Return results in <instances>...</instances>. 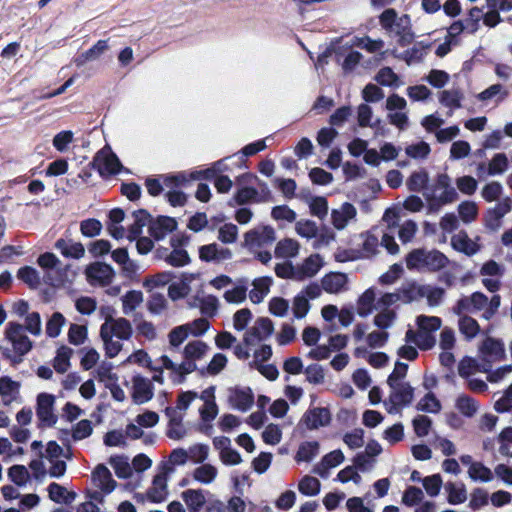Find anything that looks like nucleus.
I'll use <instances>...</instances> for the list:
<instances>
[{
    "mask_svg": "<svg viewBox=\"0 0 512 512\" xmlns=\"http://www.w3.org/2000/svg\"><path fill=\"white\" fill-rule=\"evenodd\" d=\"M188 512H200L206 505L205 492L202 489H187L181 493Z\"/></svg>",
    "mask_w": 512,
    "mask_h": 512,
    "instance_id": "nucleus-31",
    "label": "nucleus"
},
{
    "mask_svg": "<svg viewBox=\"0 0 512 512\" xmlns=\"http://www.w3.org/2000/svg\"><path fill=\"white\" fill-rule=\"evenodd\" d=\"M480 350L489 360H500L504 355L503 344L492 338L484 340Z\"/></svg>",
    "mask_w": 512,
    "mask_h": 512,
    "instance_id": "nucleus-53",
    "label": "nucleus"
},
{
    "mask_svg": "<svg viewBox=\"0 0 512 512\" xmlns=\"http://www.w3.org/2000/svg\"><path fill=\"white\" fill-rule=\"evenodd\" d=\"M100 328L122 340H129L133 334L131 322L124 317L113 318L112 316H107Z\"/></svg>",
    "mask_w": 512,
    "mask_h": 512,
    "instance_id": "nucleus-16",
    "label": "nucleus"
},
{
    "mask_svg": "<svg viewBox=\"0 0 512 512\" xmlns=\"http://www.w3.org/2000/svg\"><path fill=\"white\" fill-rule=\"evenodd\" d=\"M300 244L292 238L280 240L275 247L274 254L277 258L289 259L299 255Z\"/></svg>",
    "mask_w": 512,
    "mask_h": 512,
    "instance_id": "nucleus-38",
    "label": "nucleus"
},
{
    "mask_svg": "<svg viewBox=\"0 0 512 512\" xmlns=\"http://www.w3.org/2000/svg\"><path fill=\"white\" fill-rule=\"evenodd\" d=\"M55 397L52 394L41 393L37 397L36 414L38 419L46 426H53L57 421L54 414Z\"/></svg>",
    "mask_w": 512,
    "mask_h": 512,
    "instance_id": "nucleus-17",
    "label": "nucleus"
},
{
    "mask_svg": "<svg viewBox=\"0 0 512 512\" xmlns=\"http://www.w3.org/2000/svg\"><path fill=\"white\" fill-rule=\"evenodd\" d=\"M357 209L348 202L331 211V223L337 230L346 228L350 222L356 220Z\"/></svg>",
    "mask_w": 512,
    "mask_h": 512,
    "instance_id": "nucleus-20",
    "label": "nucleus"
},
{
    "mask_svg": "<svg viewBox=\"0 0 512 512\" xmlns=\"http://www.w3.org/2000/svg\"><path fill=\"white\" fill-rule=\"evenodd\" d=\"M509 95V91L501 84H493L477 95L480 101L495 100L497 103L505 100Z\"/></svg>",
    "mask_w": 512,
    "mask_h": 512,
    "instance_id": "nucleus-50",
    "label": "nucleus"
},
{
    "mask_svg": "<svg viewBox=\"0 0 512 512\" xmlns=\"http://www.w3.org/2000/svg\"><path fill=\"white\" fill-rule=\"evenodd\" d=\"M6 339L12 344L13 350L18 358L13 359L14 363L21 362V357L27 354L32 348V342L25 334L23 325L10 322L5 329Z\"/></svg>",
    "mask_w": 512,
    "mask_h": 512,
    "instance_id": "nucleus-6",
    "label": "nucleus"
},
{
    "mask_svg": "<svg viewBox=\"0 0 512 512\" xmlns=\"http://www.w3.org/2000/svg\"><path fill=\"white\" fill-rule=\"evenodd\" d=\"M416 324L419 330L431 334L441 328L442 320L437 316L419 315L416 318Z\"/></svg>",
    "mask_w": 512,
    "mask_h": 512,
    "instance_id": "nucleus-62",
    "label": "nucleus"
},
{
    "mask_svg": "<svg viewBox=\"0 0 512 512\" xmlns=\"http://www.w3.org/2000/svg\"><path fill=\"white\" fill-rule=\"evenodd\" d=\"M374 79L380 85L387 87H399L402 84L399 76L390 67L381 68Z\"/></svg>",
    "mask_w": 512,
    "mask_h": 512,
    "instance_id": "nucleus-55",
    "label": "nucleus"
},
{
    "mask_svg": "<svg viewBox=\"0 0 512 512\" xmlns=\"http://www.w3.org/2000/svg\"><path fill=\"white\" fill-rule=\"evenodd\" d=\"M388 385L390 393L388 398L384 401V405L389 414H395L400 412L402 408L411 404L414 397V389L408 382L391 383Z\"/></svg>",
    "mask_w": 512,
    "mask_h": 512,
    "instance_id": "nucleus-4",
    "label": "nucleus"
},
{
    "mask_svg": "<svg viewBox=\"0 0 512 512\" xmlns=\"http://www.w3.org/2000/svg\"><path fill=\"white\" fill-rule=\"evenodd\" d=\"M88 281L95 285L106 286L114 278V271L110 265L104 263H94L86 269Z\"/></svg>",
    "mask_w": 512,
    "mask_h": 512,
    "instance_id": "nucleus-18",
    "label": "nucleus"
},
{
    "mask_svg": "<svg viewBox=\"0 0 512 512\" xmlns=\"http://www.w3.org/2000/svg\"><path fill=\"white\" fill-rule=\"evenodd\" d=\"M91 479L93 485L104 492V494H110L117 485L110 470L103 464H99L95 467Z\"/></svg>",
    "mask_w": 512,
    "mask_h": 512,
    "instance_id": "nucleus-23",
    "label": "nucleus"
},
{
    "mask_svg": "<svg viewBox=\"0 0 512 512\" xmlns=\"http://www.w3.org/2000/svg\"><path fill=\"white\" fill-rule=\"evenodd\" d=\"M49 497L56 503L71 504L76 499V493L68 491L65 487L58 483H51L48 486Z\"/></svg>",
    "mask_w": 512,
    "mask_h": 512,
    "instance_id": "nucleus-42",
    "label": "nucleus"
},
{
    "mask_svg": "<svg viewBox=\"0 0 512 512\" xmlns=\"http://www.w3.org/2000/svg\"><path fill=\"white\" fill-rule=\"evenodd\" d=\"M188 241L187 237L172 238L171 245L174 248L166 257V262L173 267H183L190 263V257L186 250L180 248Z\"/></svg>",
    "mask_w": 512,
    "mask_h": 512,
    "instance_id": "nucleus-28",
    "label": "nucleus"
},
{
    "mask_svg": "<svg viewBox=\"0 0 512 512\" xmlns=\"http://www.w3.org/2000/svg\"><path fill=\"white\" fill-rule=\"evenodd\" d=\"M505 267L494 260H489L482 265L479 274L482 277V284L489 292H496L501 288V278L504 275Z\"/></svg>",
    "mask_w": 512,
    "mask_h": 512,
    "instance_id": "nucleus-10",
    "label": "nucleus"
},
{
    "mask_svg": "<svg viewBox=\"0 0 512 512\" xmlns=\"http://www.w3.org/2000/svg\"><path fill=\"white\" fill-rule=\"evenodd\" d=\"M512 200L510 197L501 198L494 207L487 210L485 222L488 229L497 231L502 225V218L511 211Z\"/></svg>",
    "mask_w": 512,
    "mask_h": 512,
    "instance_id": "nucleus-15",
    "label": "nucleus"
},
{
    "mask_svg": "<svg viewBox=\"0 0 512 512\" xmlns=\"http://www.w3.org/2000/svg\"><path fill=\"white\" fill-rule=\"evenodd\" d=\"M109 49L107 40H99L89 50L80 54L74 59V63L77 67H82L87 62L95 61L99 59Z\"/></svg>",
    "mask_w": 512,
    "mask_h": 512,
    "instance_id": "nucleus-36",
    "label": "nucleus"
},
{
    "mask_svg": "<svg viewBox=\"0 0 512 512\" xmlns=\"http://www.w3.org/2000/svg\"><path fill=\"white\" fill-rule=\"evenodd\" d=\"M451 244L454 249L467 255H473L479 250V246L465 232L454 235L451 238Z\"/></svg>",
    "mask_w": 512,
    "mask_h": 512,
    "instance_id": "nucleus-40",
    "label": "nucleus"
},
{
    "mask_svg": "<svg viewBox=\"0 0 512 512\" xmlns=\"http://www.w3.org/2000/svg\"><path fill=\"white\" fill-rule=\"evenodd\" d=\"M273 332V322L269 318H259L245 333L243 341L247 346H253L256 343L271 336Z\"/></svg>",
    "mask_w": 512,
    "mask_h": 512,
    "instance_id": "nucleus-14",
    "label": "nucleus"
},
{
    "mask_svg": "<svg viewBox=\"0 0 512 512\" xmlns=\"http://www.w3.org/2000/svg\"><path fill=\"white\" fill-rule=\"evenodd\" d=\"M227 401L233 409L245 412L252 407L254 394L249 387H230L227 389Z\"/></svg>",
    "mask_w": 512,
    "mask_h": 512,
    "instance_id": "nucleus-12",
    "label": "nucleus"
},
{
    "mask_svg": "<svg viewBox=\"0 0 512 512\" xmlns=\"http://www.w3.org/2000/svg\"><path fill=\"white\" fill-rule=\"evenodd\" d=\"M398 319L397 310H379L373 318V324L380 330L387 331L394 327Z\"/></svg>",
    "mask_w": 512,
    "mask_h": 512,
    "instance_id": "nucleus-45",
    "label": "nucleus"
},
{
    "mask_svg": "<svg viewBox=\"0 0 512 512\" xmlns=\"http://www.w3.org/2000/svg\"><path fill=\"white\" fill-rule=\"evenodd\" d=\"M458 329L468 341L474 339L480 332L478 322L471 316L458 317Z\"/></svg>",
    "mask_w": 512,
    "mask_h": 512,
    "instance_id": "nucleus-47",
    "label": "nucleus"
},
{
    "mask_svg": "<svg viewBox=\"0 0 512 512\" xmlns=\"http://www.w3.org/2000/svg\"><path fill=\"white\" fill-rule=\"evenodd\" d=\"M429 47L430 45H425L422 42L416 43L411 49L402 53L401 59H403L408 65L420 62L424 58Z\"/></svg>",
    "mask_w": 512,
    "mask_h": 512,
    "instance_id": "nucleus-58",
    "label": "nucleus"
},
{
    "mask_svg": "<svg viewBox=\"0 0 512 512\" xmlns=\"http://www.w3.org/2000/svg\"><path fill=\"white\" fill-rule=\"evenodd\" d=\"M335 56L336 61L341 65L345 74H349L354 71L363 58L362 54L358 51L349 50L345 53V49L343 47L335 50Z\"/></svg>",
    "mask_w": 512,
    "mask_h": 512,
    "instance_id": "nucleus-30",
    "label": "nucleus"
},
{
    "mask_svg": "<svg viewBox=\"0 0 512 512\" xmlns=\"http://www.w3.org/2000/svg\"><path fill=\"white\" fill-rule=\"evenodd\" d=\"M73 354V349L68 346L62 345L58 348L56 356L53 359V367L56 372L64 374L70 367V359Z\"/></svg>",
    "mask_w": 512,
    "mask_h": 512,
    "instance_id": "nucleus-48",
    "label": "nucleus"
},
{
    "mask_svg": "<svg viewBox=\"0 0 512 512\" xmlns=\"http://www.w3.org/2000/svg\"><path fill=\"white\" fill-rule=\"evenodd\" d=\"M245 243L250 247H260L275 241V230L271 226H260L245 233Z\"/></svg>",
    "mask_w": 512,
    "mask_h": 512,
    "instance_id": "nucleus-19",
    "label": "nucleus"
},
{
    "mask_svg": "<svg viewBox=\"0 0 512 512\" xmlns=\"http://www.w3.org/2000/svg\"><path fill=\"white\" fill-rule=\"evenodd\" d=\"M100 338L103 342L105 355L108 358L116 357L123 349L122 339L116 338L108 331L100 328Z\"/></svg>",
    "mask_w": 512,
    "mask_h": 512,
    "instance_id": "nucleus-39",
    "label": "nucleus"
},
{
    "mask_svg": "<svg viewBox=\"0 0 512 512\" xmlns=\"http://www.w3.org/2000/svg\"><path fill=\"white\" fill-rule=\"evenodd\" d=\"M271 277H259L253 280L252 289L249 291V298L254 304L261 303L270 292L272 285Z\"/></svg>",
    "mask_w": 512,
    "mask_h": 512,
    "instance_id": "nucleus-35",
    "label": "nucleus"
},
{
    "mask_svg": "<svg viewBox=\"0 0 512 512\" xmlns=\"http://www.w3.org/2000/svg\"><path fill=\"white\" fill-rule=\"evenodd\" d=\"M175 469L170 464H160L154 476L151 487L147 490V498L152 502H162L168 495L167 483Z\"/></svg>",
    "mask_w": 512,
    "mask_h": 512,
    "instance_id": "nucleus-7",
    "label": "nucleus"
},
{
    "mask_svg": "<svg viewBox=\"0 0 512 512\" xmlns=\"http://www.w3.org/2000/svg\"><path fill=\"white\" fill-rule=\"evenodd\" d=\"M66 324L64 315L60 312H54L46 323V334L51 338L60 335L63 326Z\"/></svg>",
    "mask_w": 512,
    "mask_h": 512,
    "instance_id": "nucleus-60",
    "label": "nucleus"
},
{
    "mask_svg": "<svg viewBox=\"0 0 512 512\" xmlns=\"http://www.w3.org/2000/svg\"><path fill=\"white\" fill-rule=\"evenodd\" d=\"M377 301V293L374 288H369L364 291L357 301V314L360 317H367L375 309Z\"/></svg>",
    "mask_w": 512,
    "mask_h": 512,
    "instance_id": "nucleus-37",
    "label": "nucleus"
},
{
    "mask_svg": "<svg viewBox=\"0 0 512 512\" xmlns=\"http://www.w3.org/2000/svg\"><path fill=\"white\" fill-rule=\"evenodd\" d=\"M143 293L139 290H130L121 297L124 315L133 313L143 302Z\"/></svg>",
    "mask_w": 512,
    "mask_h": 512,
    "instance_id": "nucleus-46",
    "label": "nucleus"
},
{
    "mask_svg": "<svg viewBox=\"0 0 512 512\" xmlns=\"http://www.w3.org/2000/svg\"><path fill=\"white\" fill-rule=\"evenodd\" d=\"M379 23L387 34L398 38L397 42L401 47L408 46L413 42L415 36L409 15L398 16L394 9L389 8L381 13Z\"/></svg>",
    "mask_w": 512,
    "mask_h": 512,
    "instance_id": "nucleus-1",
    "label": "nucleus"
},
{
    "mask_svg": "<svg viewBox=\"0 0 512 512\" xmlns=\"http://www.w3.org/2000/svg\"><path fill=\"white\" fill-rule=\"evenodd\" d=\"M19 383L11 380L9 377L0 378V396L4 404L11 403L19 393Z\"/></svg>",
    "mask_w": 512,
    "mask_h": 512,
    "instance_id": "nucleus-51",
    "label": "nucleus"
},
{
    "mask_svg": "<svg viewBox=\"0 0 512 512\" xmlns=\"http://www.w3.org/2000/svg\"><path fill=\"white\" fill-rule=\"evenodd\" d=\"M468 474L471 479L481 482H489L493 479V472L480 462L472 463L469 467Z\"/></svg>",
    "mask_w": 512,
    "mask_h": 512,
    "instance_id": "nucleus-61",
    "label": "nucleus"
},
{
    "mask_svg": "<svg viewBox=\"0 0 512 512\" xmlns=\"http://www.w3.org/2000/svg\"><path fill=\"white\" fill-rule=\"evenodd\" d=\"M209 346L201 340H193L188 342L183 349V363L188 368L187 373L190 374L197 369V361L207 356Z\"/></svg>",
    "mask_w": 512,
    "mask_h": 512,
    "instance_id": "nucleus-11",
    "label": "nucleus"
},
{
    "mask_svg": "<svg viewBox=\"0 0 512 512\" xmlns=\"http://www.w3.org/2000/svg\"><path fill=\"white\" fill-rule=\"evenodd\" d=\"M320 481L312 476L306 475L304 476L299 484V491L306 496H315L320 492Z\"/></svg>",
    "mask_w": 512,
    "mask_h": 512,
    "instance_id": "nucleus-63",
    "label": "nucleus"
},
{
    "mask_svg": "<svg viewBox=\"0 0 512 512\" xmlns=\"http://www.w3.org/2000/svg\"><path fill=\"white\" fill-rule=\"evenodd\" d=\"M331 421V414L327 408L314 407L305 412L302 422L310 429H318L327 426Z\"/></svg>",
    "mask_w": 512,
    "mask_h": 512,
    "instance_id": "nucleus-25",
    "label": "nucleus"
},
{
    "mask_svg": "<svg viewBox=\"0 0 512 512\" xmlns=\"http://www.w3.org/2000/svg\"><path fill=\"white\" fill-rule=\"evenodd\" d=\"M423 196L427 201L430 212H436L442 206L453 203L458 199V193L452 186L451 178L445 173L437 175L435 184L427 188L423 192Z\"/></svg>",
    "mask_w": 512,
    "mask_h": 512,
    "instance_id": "nucleus-3",
    "label": "nucleus"
},
{
    "mask_svg": "<svg viewBox=\"0 0 512 512\" xmlns=\"http://www.w3.org/2000/svg\"><path fill=\"white\" fill-rule=\"evenodd\" d=\"M131 398L137 405L149 402L154 396V386L152 380L136 375L131 380Z\"/></svg>",
    "mask_w": 512,
    "mask_h": 512,
    "instance_id": "nucleus-13",
    "label": "nucleus"
},
{
    "mask_svg": "<svg viewBox=\"0 0 512 512\" xmlns=\"http://www.w3.org/2000/svg\"><path fill=\"white\" fill-rule=\"evenodd\" d=\"M233 199L237 205L265 203L271 201L272 193L266 183H259V190L249 186L239 188Z\"/></svg>",
    "mask_w": 512,
    "mask_h": 512,
    "instance_id": "nucleus-8",
    "label": "nucleus"
},
{
    "mask_svg": "<svg viewBox=\"0 0 512 512\" xmlns=\"http://www.w3.org/2000/svg\"><path fill=\"white\" fill-rule=\"evenodd\" d=\"M55 247L66 257L79 259L84 256V246L79 242L59 239L55 243Z\"/></svg>",
    "mask_w": 512,
    "mask_h": 512,
    "instance_id": "nucleus-44",
    "label": "nucleus"
},
{
    "mask_svg": "<svg viewBox=\"0 0 512 512\" xmlns=\"http://www.w3.org/2000/svg\"><path fill=\"white\" fill-rule=\"evenodd\" d=\"M247 297V287L245 282L240 280L238 284L234 286L232 289L226 290L223 298L226 302L231 304H239L245 301Z\"/></svg>",
    "mask_w": 512,
    "mask_h": 512,
    "instance_id": "nucleus-59",
    "label": "nucleus"
},
{
    "mask_svg": "<svg viewBox=\"0 0 512 512\" xmlns=\"http://www.w3.org/2000/svg\"><path fill=\"white\" fill-rule=\"evenodd\" d=\"M509 165V160L506 154H495L487 165V175L494 176L503 174Z\"/></svg>",
    "mask_w": 512,
    "mask_h": 512,
    "instance_id": "nucleus-57",
    "label": "nucleus"
},
{
    "mask_svg": "<svg viewBox=\"0 0 512 512\" xmlns=\"http://www.w3.org/2000/svg\"><path fill=\"white\" fill-rule=\"evenodd\" d=\"M405 342L413 343L421 350H430L435 346L436 340L433 335L425 331L408 329L405 334Z\"/></svg>",
    "mask_w": 512,
    "mask_h": 512,
    "instance_id": "nucleus-33",
    "label": "nucleus"
},
{
    "mask_svg": "<svg viewBox=\"0 0 512 512\" xmlns=\"http://www.w3.org/2000/svg\"><path fill=\"white\" fill-rule=\"evenodd\" d=\"M200 398L204 400V405L199 409L201 419L204 422L214 420L218 414V406L214 400V396L208 391H204Z\"/></svg>",
    "mask_w": 512,
    "mask_h": 512,
    "instance_id": "nucleus-43",
    "label": "nucleus"
},
{
    "mask_svg": "<svg viewBox=\"0 0 512 512\" xmlns=\"http://www.w3.org/2000/svg\"><path fill=\"white\" fill-rule=\"evenodd\" d=\"M448 264L447 256L437 249L417 248L406 256V267L419 272H437Z\"/></svg>",
    "mask_w": 512,
    "mask_h": 512,
    "instance_id": "nucleus-2",
    "label": "nucleus"
},
{
    "mask_svg": "<svg viewBox=\"0 0 512 512\" xmlns=\"http://www.w3.org/2000/svg\"><path fill=\"white\" fill-rule=\"evenodd\" d=\"M386 110L388 111V121L391 125L400 130H404L409 125V118L406 112L407 101L398 94H391L386 99Z\"/></svg>",
    "mask_w": 512,
    "mask_h": 512,
    "instance_id": "nucleus-5",
    "label": "nucleus"
},
{
    "mask_svg": "<svg viewBox=\"0 0 512 512\" xmlns=\"http://www.w3.org/2000/svg\"><path fill=\"white\" fill-rule=\"evenodd\" d=\"M344 461V455L341 450H334L326 454L320 463L314 467V473L326 478L328 477L329 470L340 465Z\"/></svg>",
    "mask_w": 512,
    "mask_h": 512,
    "instance_id": "nucleus-34",
    "label": "nucleus"
},
{
    "mask_svg": "<svg viewBox=\"0 0 512 512\" xmlns=\"http://www.w3.org/2000/svg\"><path fill=\"white\" fill-rule=\"evenodd\" d=\"M411 298H426L430 306H438L444 295L445 290L431 285H412L410 288Z\"/></svg>",
    "mask_w": 512,
    "mask_h": 512,
    "instance_id": "nucleus-22",
    "label": "nucleus"
},
{
    "mask_svg": "<svg viewBox=\"0 0 512 512\" xmlns=\"http://www.w3.org/2000/svg\"><path fill=\"white\" fill-rule=\"evenodd\" d=\"M429 182V174L426 170L422 169L413 172L406 181L408 190L412 192L426 191Z\"/></svg>",
    "mask_w": 512,
    "mask_h": 512,
    "instance_id": "nucleus-49",
    "label": "nucleus"
},
{
    "mask_svg": "<svg viewBox=\"0 0 512 512\" xmlns=\"http://www.w3.org/2000/svg\"><path fill=\"white\" fill-rule=\"evenodd\" d=\"M323 260L319 254H312L296 265V281L314 277L322 268Z\"/></svg>",
    "mask_w": 512,
    "mask_h": 512,
    "instance_id": "nucleus-24",
    "label": "nucleus"
},
{
    "mask_svg": "<svg viewBox=\"0 0 512 512\" xmlns=\"http://www.w3.org/2000/svg\"><path fill=\"white\" fill-rule=\"evenodd\" d=\"M188 181V178L184 173H179L173 176H165L163 183L161 184L158 179H148L146 181V187L150 195H159L164 188L172 189L177 188Z\"/></svg>",
    "mask_w": 512,
    "mask_h": 512,
    "instance_id": "nucleus-21",
    "label": "nucleus"
},
{
    "mask_svg": "<svg viewBox=\"0 0 512 512\" xmlns=\"http://www.w3.org/2000/svg\"><path fill=\"white\" fill-rule=\"evenodd\" d=\"M348 282L347 275L340 272L326 274L321 280V286L324 291L331 294L340 293L346 289Z\"/></svg>",
    "mask_w": 512,
    "mask_h": 512,
    "instance_id": "nucleus-32",
    "label": "nucleus"
},
{
    "mask_svg": "<svg viewBox=\"0 0 512 512\" xmlns=\"http://www.w3.org/2000/svg\"><path fill=\"white\" fill-rule=\"evenodd\" d=\"M217 475V468L211 464H203L195 468L192 473L193 479L204 485L211 484Z\"/></svg>",
    "mask_w": 512,
    "mask_h": 512,
    "instance_id": "nucleus-52",
    "label": "nucleus"
},
{
    "mask_svg": "<svg viewBox=\"0 0 512 512\" xmlns=\"http://www.w3.org/2000/svg\"><path fill=\"white\" fill-rule=\"evenodd\" d=\"M232 257L228 248H222L216 243L203 245L199 248V258L204 262H222Z\"/></svg>",
    "mask_w": 512,
    "mask_h": 512,
    "instance_id": "nucleus-26",
    "label": "nucleus"
},
{
    "mask_svg": "<svg viewBox=\"0 0 512 512\" xmlns=\"http://www.w3.org/2000/svg\"><path fill=\"white\" fill-rule=\"evenodd\" d=\"M157 361L160 363V367H163V370L166 369L178 377L179 382H182L186 375H188V368L185 367L183 361L181 363H176L167 355H162Z\"/></svg>",
    "mask_w": 512,
    "mask_h": 512,
    "instance_id": "nucleus-54",
    "label": "nucleus"
},
{
    "mask_svg": "<svg viewBox=\"0 0 512 512\" xmlns=\"http://www.w3.org/2000/svg\"><path fill=\"white\" fill-rule=\"evenodd\" d=\"M177 227L174 218L161 216L149 224V233L157 241L164 239L169 233L173 232Z\"/></svg>",
    "mask_w": 512,
    "mask_h": 512,
    "instance_id": "nucleus-27",
    "label": "nucleus"
},
{
    "mask_svg": "<svg viewBox=\"0 0 512 512\" xmlns=\"http://www.w3.org/2000/svg\"><path fill=\"white\" fill-rule=\"evenodd\" d=\"M448 492V502L452 505L461 504L467 499V491L464 484L447 483L445 486Z\"/></svg>",
    "mask_w": 512,
    "mask_h": 512,
    "instance_id": "nucleus-56",
    "label": "nucleus"
},
{
    "mask_svg": "<svg viewBox=\"0 0 512 512\" xmlns=\"http://www.w3.org/2000/svg\"><path fill=\"white\" fill-rule=\"evenodd\" d=\"M134 222L128 229L127 238L130 241L136 240L142 233L143 227L150 224V215L145 210H138L133 213Z\"/></svg>",
    "mask_w": 512,
    "mask_h": 512,
    "instance_id": "nucleus-41",
    "label": "nucleus"
},
{
    "mask_svg": "<svg viewBox=\"0 0 512 512\" xmlns=\"http://www.w3.org/2000/svg\"><path fill=\"white\" fill-rule=\"evenodd\" d=\"M219 299L212 294H198L194 297V305L199 308L201 314L205 317H214L218 313Z\"/></svg>",
    "mask_w": 512,
    "mask_h": 512,
    "instance_id": "nucleus-29",
    "label": "nucleus"
},
{
    "mask_svg": "<svg viewBox=\"0 0 512 512\" xmlns=\"http://www.w3.org/2000/svg\"><path fill=\"white\" fill-rule=\"evenodd\" d=\"M92 165L102 176L117 174L122 167L119 159L108 146L96 153Z\"/></svg>",
    "mask_w": 512,
    "mask_h": 512,
    "instance_id": "nucleus-9",
    "label": "nucleus"
},
{
    "mask_svg": "<svg viewBox=\"0 0 512 512\" xmlns=\"http://www.w3.org/2000/svg\"><path fill=\"white\" fill-rule=\"evenodd\" d=\"M17 277L31 288H37L41 283L39 273L30 266L20 268L17 272Z\"/></svg>",
    "mask_w": 512,
    "mask_h": 512,
    "instance_id": "nucleus-64",
    "label": "nucleus"
}]
</instances>
